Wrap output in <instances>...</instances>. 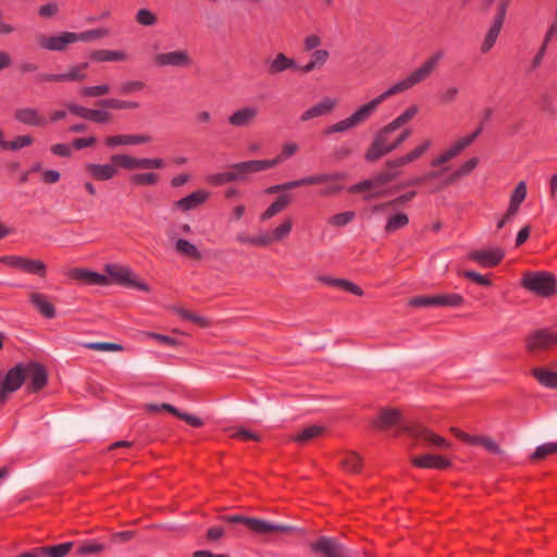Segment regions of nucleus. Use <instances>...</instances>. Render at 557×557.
I'll return each instance as SVG.
<instances>
[{
  "mask_svg": "<svg viewBox=\"0 0 557 557\" xmlns=\"http://www.w3.org/2000/svg\"><path fill=\"white\" fill-rule=\"evenodd\" d=\"M435 306L459 307L463 302V298L458 294L434 296Z\"/></svg>",
  "mask_w": 557,
  "mask_h": 557,
  "instance_id": "49",
  "label": "nucleus"
},
{
  "mask_svg": "<svg viewBox=\"0 0 557 557\" xmlns=\"http://www.w3.org/2000/svg\"><path fill=\"white\" fill-rule=\"evenodd\" d=\"M521 285L534 294L547 297L555 293L556 282L547 272H527Z\"/></svg>",
  "mask_w": 557,
  "mask_h": 557,
  "instance_id": "2",
  "label": "nucleus"
},
{
  "mask_svg": "<svg viewBox=\"0 0 557 557\" xmlns=\"http://www.w3.org/2000/svg\"><path fill=\"white\" fill-rule=\"evenodd\" d=\"M326 431L324 425H309L302 429L299 433L294 435L292 440L300 445L307 444L310 441L323 435Z\"/></svg>",
  "mask_w": 557,
  "mask_h": 557,
  "instance_id": "27",
  "label": "nucleus"
},
{
  "mask_svg": "<svg viewBox=\"0 0 557 557\" xmlns=\"http://www.w3.org/2000/svg\"><path fill=\"white\" fill-rule=\"evenodd\" d=\"M104 550V545L101 543H85L79 546L77 554L81 556L97 555Z\"/></svg>",
  "mask_w": 557,
  "mask_h": 557,
  "instance_id": "63",
  "label": "nucleus"
},
{
  "mask_svg": "<svg viewBox=\"0 0 557 557\" xmlns=\"http://www.w3.org/2000/svg\"><path fill=\"white\" fill-rule=\"evenodd\" d=\"M258 528V534H269V533H285L292 531V527L285 525V524H275L270 523L268 521L261 520L259 521V524H257Z\"/></svg>",
  "mask_w": 557,
  "mask_h": 557,
  "instance_id": "46",
  "label": "nucleus"
},
{
  "mask_svg": "<svg viewBox=\"0 0 557 557\" xmlns=\"http://www.w3.org/2000/svg\"><path fill=\"white\" fill-rule=\"evenodd\" d=\"M72 547L73 543L66 542L55 546H44L41 552L44 556L48 557H64L71 552Z\"/></svg>",
  "mask_w": 557,
  "mask_h": 557,
  "instance_id": "44",
  "label": "nucleus"
},
{
  "mask_svg": "<svg viewBox=\"0 0 557 557\" xmlns=\"http://www.w3.org/2000/svg\"><path fill=\"white\" fill-rule=\"evenodd\" d=\"M207 181H208V183H210L212 185L220 186V185L226 184L228 182H234L236 180H235L233 170L231 169L230 172L211 174L207 177Z\"/></svg>",
  "mask_w": 557,
  "mask_h": 557,
  "instance_id": "59",
  "label": "nucleus"
},
{
  "mask_svg": "<svg viewBox=\"0 0 557 557\" xmlns=\"http://www.w3.org/2000/svg\"><path fill=\"white\" fill-rule=\"evenodd\" d=\"M231 169L236 181L244 180L246 175L258 172L255 160L232 164Z\"/></svg>",
  "mask_w": 557,
  "mask_h": 557,
  "instance_id": "40",
  "label": "nucleus"
},
{
  "mask_svg": "<svg viewBox=\"0 0 557 557\" xmlns=\"http://www.w3.org/2000/svg\"><path fill=\"white\" fill-rule=\"evenodd\" d=\"M419 108L417 104L410 106L408 109H406L399 116H397L395 120H393L391 123L385 125L384 132H388L389 134L401 127L403 125L407 124L409 121H411L418 113Z\"/></svg>",
  "mask_w": 557,
  "mask_h": 557,
  "instance_id": "29",
  "label": "nucleus"
},
{
  "mask_svg": "<svg viewBox=\"0 0 557 557\" xmlns=\"http://www.w3.org/2000/svg\"><path fill=\"white\" fill-rule=\"evenodd\" d=\"M388 132H384V128H381L379 133L376 134L372 145L366 152V159L368 161H376L381 157L391 152V149L388 147Z\"/></svg>",
  "mask_w": 557,
  "mask_h": 557,
  "instance_id": "20",
  "label": "nucleus"
},
{
  "mask_svg": "<svg viewBox=\"0 0 557 557\" xmlns=\"http://www.w3.org/2000/svg\"><path fill=\"white\" fill-rule=\"evenodd\" d=\"M532 375L541 385L557 388V372L544 368H534L532 369Z\"/></svg>",
  "mask_w": 557,
  "mask_h": 557,
  "instance_id": "33",
  "label": "nucleus"
},
{
  "mask_svg": "<svg viewBox=\"0 0 557 557\" xmlns=\"http://www.w3.org/2000/svg\"><path fill=\"white\" fill-rule=\"evenodd\" d=\"M146 87L145 83L141 81H126L120 85V94L121 95H129L137 91L143 90Z\"/></svg>",
  "mask_w": 557,
  "mask_h": 557,
  "instance_id": "60",
  "label": "nucleus"
},
{
  "mask_svg": "<svg viewBox=\"0 0 557 557\" xmlns=\"http://www.w3.org/2000/svg\"><path fill=\"white\" fill-rule=\"evenodd\" d=\"M14 119L21 124L33 127H45L48 124V120L33 107H21L15 109Z\"/></svg>",
  "mask_w": 557,
  "mask_h": 557,
  "instance_id": "16",
  "label": "nucleus"
},
{
  "mask_svg": "<svg viewBox=\"0 0 557 557\" xmlns=\"http://www.w3.org/2000/svg\"><path fill=\"white\" fill-rule=\"evenodd\" d=\"M460 152L457 150V148L451 145L447 150H445L443 153H441L437 158H435L432 161L433 166H440L451 160L453 158L457 157Z\"/></svg>",
  "mask_w": 557,
  "mask_h": 557,
  "instance_id": "62",
  "label": "nucleus"
},
{
  "mask_svg": "<svg viewBox=\"0 0 557 557\" xmlns=\"http://www.w3.org/2000/svg\"><path fill=\"white\" fill-rule=\"evenodd\" d=\"M153 62L160 67H189L193 64V59L186 50H174L157 53L153 57Z\"/></svg>",
  "mask_w": 557,
  "mask_h": 557,
  "instance_id": "9",
  "label": "nucleus"
},
{
  "mask_svg": "<svg viewBox=\"0 0 557 557\" xmlns=\"http://www.w3.org/2000/svg\"><path fill=\"white\" fill-rule=\"evenodd\" d=\"M225 521L231 523H244L246 524L251 531L258 533L257 524H259L260 519L257 518H248L244 516H226L223 518Z\"/></svg>",
  "mask_w": 557,
  "mask_h": 557,
  "instance_id": "56",
  "label": "nucleus"
},
{
  "mask_svg": "<svg viewBox=\"0 0 557 557\" xmlns=\"http://www.w3.org/2000/svg\"><path fill=\"white\" fill-rule=\"evenodd\" d=\"M152 137L147 134H124V146H137L148 144Z\"/></svg>",
  "mask_w": 557,
  "mask_h": 557,
  "instance_id": "61",
  "label": "nucleus"
},
{
  "mask_svg": "<svg viewBox=\"0 0 557 557\" xmlns=\"http://www.w3.org/2000/svg\"><path fill=\"white\" fill-rule=\"evenodd\" d=\"M107 273L119 284L131 287V288H137L139 290L148 292L149 287L147 284L143 282H138L132 272L129 268L122 267L119 264H108L106 267Z\"/></svg>",
  "mask_w": 557,
  "mask_h": 557,
  "instance_id": "6",
  "label": "nucleus"
},
{
  "mask_svg": "<svg viewBox=\"0 0 557 557\" xmlns=\"http://www.w3.org/2000/svg\"><path fill=\"white\" fill-rule=\"evenodd\" d=\"M556 33H557V21L554 20V22L550 24V26L545 35L542 47L540 48L539 52L535 54V57L533 58V60L531 62L532 70H535L541 65V63L544 59L547 46Z\"/></svg>",
  "mask_w": 557,
  "mask_h": 557,
  "instance_id": "34",
  "label": "nucleus"
},
{
  "mask_svg": "<svg viewBox=\"0 0 557 557\" xmlns=\"http://www.w3.org/2000/svg\"><path fill=\"white\" fill-rule=\"evenodd\" d=\"M209 197V193L202 189L196 190L190 195L175 202V208L186 212L202 205Z\"/></svg>",
  "mask_w": 557,
  "mask_h": 557,
  "instance_id": "24",
  "label": "nucleus"
},
{
  "mask_svg": "<svg viewBox=\"0 0 557 557\" xmlns=\"http://www.w3.org/2000/svg\"><path fill=\"white\" fill-rule=\"evenodd\" d=\"M99 106L107 109L114 110H134L139 108V103L136 101L119 100L114 98H108L99 101Z\"/></svg>",
  "mask_w": 557,
  "mask_h": 557,
  "instance_id": "39",
  "label": "nucleus"
},
{
  "mask_svg": "<svg viewBox=\"0 0 557 557\" xmlns=\"http://www.w3.org/2000/svg\"><path fill=\"white\" fill-rule=\"evenodd\" d=\"M503 24L504 23H502V22L493 20V24L488 28V30H487V33H486V35L484 37V40H483V42L481 45V51L483 53L488 52L494 47V45H495L499 34H500Z\"/></svg>",
  "mask_w": 557,
  "mask_h": 557,
  "instance_id": "35",
  "label": "nucleus"
},
{
  "mask_svg": "<svg viewBox=\"0 0 557 557\" xmlns=\"http://www.w3.org/2000/svg\"><path fill=\"white\" fill-rule=\"evenodd\" d=\"M433 71H431L425 63L423 62L419 67H417L414 71H412L406 78L399 81L395 85H393L391 88H388L383 94L379 95L381 100L384 102L389 97L404 92L413 86L422 83L424 79H426L429 76H431Z\"/></svg>",
  "mask_w": 557,
  "mask_h": 557,
  "instance_id": "3",
  "label": "nucleus"
},
{
  "mask_svg": "<svg viewBox=\"0 0 557 557\" xmlns=\"http://www.w3.org/2000/svg\"><path fill=\"white\" fill-rule=\"evenodd\" d=\"M69 275L74 280L87 282L92 285L106 286L109 284L107 276L83 268H75L70 270Z\"/></svg>",
  "mask_w": 557,
  "mask_h": 557,
  "instance_id": "23",
  "label": "nucleus"
},
{
  "mask_svg": "<svg viewBox=\"0 0 557 557\" xmlns=\"http://www.w3.org/2000/svg\"><path fill=\"white\" fill-rule=\"evenodd\" d=\"M408 223H409L408 215L404 212H397L387 218L384 230L386 233L391 234V233H394V232L405 227Z\"/></svg>",
  "mask_w": 557,
  "mask_h": 557,
  "instance_id": "38",
  "label": "nucleus"
},
{
  "mask_svg": "<svg viewBox=\"0 0 557 557\" xmlns=\"http://www.w3.org/2000/svg\"><path fill=\"white\" fill-rule=\"evenodd\" d=\"M417 193L414 190L412 191H408L404 195H400L399 197L393 199V200H389V201H386V202H383V203H379V205H375L372 210L374 212H383V211H386L388 209H392L394 207H397V206H400L403 203H406L410 200H412L414 197H416Z\"/></svg>",
  "mask_w": 557,
  "mask_h": 557,
  "instance_id": "36",
  "label": "nucleus"
},
{
  "mask_svg": "<svg viewBox=\"0 0 557 557\" xmlns=\"http://www.w3.org/2000/svg\"><path fill=\"white\" fill-rule=\"evenodd\" d=\"M39 46L51 51H63L66 46L76 42L75 33L65 32L58 36H37Z\"/></svg>",
  "mask_w": 557,
  "mask_h": 557,
  "instance_id": "14",
  "label": "nucleus"
},
{
  "mask_svg": "<svg viewBox=\"0 0 557 557\" xmlns=\"http://www.w3.org/2000/svg\"><path fill=\"white\" fill-rule=\"evenodd\" d=\"M382 102L383 101L379 96L375 97L368 103H364L361 107H359L350 116L329 126L325 129V134L331 135L334 133H345L356 128L357 126L368 121Z\"/></svg>",
  "mask_w": 557,
  "mask_h": 557,
  "instance_id": "1",
  "label": "nucleus"
},
{
  "mask_svg": "<svg viewBox=\"0 0 557 557\" xmlns=\"http://www.w3.org/2000/svg\"><path fill=\"white\" fill-rule=\"evenodd\" d=\"M293 227V221L290 218H286L272 234H264L269 238V245L274 242H281L288 236Z\"/></svg>",
  "mask_w": 557,
  "mask_h": 557,
  "instance_id": "37",
  "label": "nucleus"
},
{
  "mask_svg": "<svg viewBox=\"0 0 557 557\" xmlns=\"http://www.w3.org/2000/svg\"><path fill=\"white\" fill-rule=\"evenodd\" d=\"M361 463V457L354 451L346 453L341 460V465L344 468V470L354 473L359 472Z\"/></svg>",
  "mask_w": 557,
  "mask_h": 557,
  "instance_id": "42",
  "label": "nucleus"
},
{
  "mask_svg": "<svg viewBox=\"0 0 557 557\" xmlns=\"http://www.w3.org/2000/svg\"><path fill=\"white\" fill-rule=\"evenodd\" d=\"M91 59L98 62H124L128 59L126 52L122 50H96L91 53Z\"/></svg>",
  "mask_w": 557,
  "mask_h": 557,
  "instance_id": "28",
  "label": "nucleus"
},
{
  "mask_svg": "<svg viewBox=\"0 0 557 557\" xmlns=\"http://www.w3.org/2000/svg\"><path fill=\"white\" fill-rule=\"evenodd\" d=\"M136 22L143 26H154L158 17L148 9H139L136 13Z\"/></svg>",
  "mask_w": 557,
  "mask_h": 557,
  "instance_id": "55",
  "label": "nucleus"
},
{
  "mask_svg": "<svg viewBox=\"0 0 557 557\" xmlns=\"http://www.w3.org/2000/svg\"><path fill=\"white\" fill-rule=\"evenodd\" d=\"M471 444L481 445L487 451L495 454V455L503 454V450L499 447V445L495 441H493L491 437H487V436H473V440H471Z\"/></svg>",
  "mask_w": 557,
  "mask_h": 557,
  "instance_id": "48",
  "label": "nucleus"
},
{
  "mask_svg": "<svg viewBox=\"0 0 557 557\" xmlns=\"http://www.w3.org/2000/svg\"><path fill=\"white\" fill-rule=\"evenodd\" d=\"M165 411L174 414L175 417L186 421L188 424L193 425V426H201L203 424L202 420L195 417V416H191V414H188V413H183L181 412L178 409H176L174 406L172 405H164L162 406Z\"/></svg>",
  "mask_w": 557,
  "mask_h": 557,
  "instance_id": "50",
  "label": "nucleus"
},
{
  "mask_svg": "<svg viewBox=\"0 0 557 557\" xmlns=\"http://www.w3.org/2000/svg\"><path fill=\"white\" fill-rule=\"evenodd\" d=\"M408 432H410L413 436L420 437L428 442L429 444L436 446L438 448H449L450 444L442 436L435 434L429 429L425 428H418L414 430L407 429Z\"/></svg>",
  "mask_w": 557,
  "mask_h": 557,
  "instance_id": "25",
  "label": "nucleus"
},
{
  "mask_svg": "<svg viewBox=\"0 0 557 557\" xmlns=\"http://www.w3.org/2000/svg\"><path fill=\"white\" fill-rule=\"evenodd\" d=\"M258 115L257 107L243 106L228 115L227 123L235 128H248L256 122Z\"/></svg>",
  "mask_w": 557,
  "mask_h": 557,
  "instance_id": "10",
  "label": "nucleus"
},
{
  "mask_svg": "<svg viewBox=\"0 0 557 557\" xmlns=\"http://www.w3.org/2000/svg\"><path fill=\"white\" fill-rule=\"evenodd\" d=\"M335 106H336V101L335 100L330 99V98H324L319 103H317L313 107H311L308 110H306L300 115V121L301 122H308L310 120H313V119L326 115V114H329L330 112H332L334 110Z\"/></svg>",
  "mask_w": 557,
  "mask_h": 557,
  "instance_id": "21",
  "label": "nucleus"
},
{
  "mask_svg": "<svg viewBox=\"0 0 557 557\" xmlns=\"http://www.w3.org/2000/svg\"><path fill=\"white\" fill-rule=\"evenodd\" d=\"M524 344L532 354L552 349L557 346V332L550 329L534 330L524 338Z\"/></svg>",
  "mask_w": 557,
  "mask_h": 557,
  "instance_id": "4",
  "label": "nucleus"
},
{
  "mask_svg": "<svg viewBox=\"0 0 557 557\" xmlns=\"http://www.w3.org/2000/svg\"><path fill=\"white\" fill-rule=\"evenodd\" d=\"M24 375L25 380H29V389L32 392H37L47 384V371L37 362L24 364Z\"/></svg>",
  "mask_w": 557,
  "mask_h": 557,
  "instance_id": "17",
  "label": "nucleus"
},
{
  "mask_svg": "<svg viewBox=\"0 0 557 557\" xmlns=\"http://www.w3.org/2000/svg\"><path fill=\"white\" fill-rule=\"evenodd\" d=\"M505 252L498 247L487 250H473L469 253V258L483 267L492 268L497 265L504 258Z\"/></svg>",
  "mask_w": 557,
  "mask_h": 557,
  "instance_id": "18",
  "label": "nucleus"
},
{
  "mask_svg": "<svg viewBox=\"0 0 557 557\" xmlns=\"http://www.w3.org/2000/svg\"><path fill=\"white\" fill-rule=\"evenodd\" d=\"M557 453V443H546L539 446L532 455V459H543L550 454Z\"/></svg>",
  "mask_w": 557,
  "mask_h": 557,
  "instance_id": "64",
  "label": "nucleus"
},
{
  "mask_svg": "<svg viewBox=\"0 0 557 557\" xmlns=\"http://www.w3.org/2000/svg\"><path fill=\"white\" fill-rule=\"evenodd\" d=\"M85 171L96 181H109L115 177L119 173L116 165L112 163H86Z\"/></svg>",
  "mask_w": 557,
  "mask_h": 557,
  "instance_id": "19",
  "label": "nucleus"
},
{
  "mask_svg": "<svg viewBox=\"0 0 557 557\" xmlns=\"http://www.w3.org/2000/svg\"><path fill=\"white\" fill-rule=\"evenodd\" d=\"M175 249L178 253L188 257L190 259L199 260L201 259V253L197 249V247L186 239H177L175 242Z\"/></svg>",
  "mask_w": 557,
  "mask_h": 557,
  "instance_id": "41",
  "label": "nucleus"
},
{
  "mask_svg": "<svg viewBox=\"0 0 557 557\" xmlns=\"http://www.w3.org/2000/svg\"><path fill=\"white\" fill-rule=\"evenodd\" d=\"M111 88L108 84L85 86L79 89V95L87 98H98L109 95Z\"/></svg>",
  "mask_w": 557,
  "mask_h": 557,
  "instance_id": "43",
  "label": "nucleus"
},
{
  "mask_svg": "<svg viewBox=\"0 0 557 557\" xmlns=\"http://www.w3.org/2000/svg\"><path fill=\"white\" fill-rule=\"evenodd\" d=\"M33 144V138L28 135L18 136L12 141H5L2 144L3 149L9 150H20L26 146H29Z\"/></svg>",
  "mask_w": 557,
  "mask_h": 557,
  "instance_id": "57",
  "label": "nucleus"
},
{
  "mask_svg": "<svg viewBox=\"0 0 557 557\" xmlns=\"http://www.w3.org/2000/svg\"><path fill=\"white\" fill-rule=\"evenodd\" d=\"M411 461L416 467L425 469H445L450 467V461L441 455L425 454L413 457Z\"/></svg>",
  "mask_w": 557,
  "mask_h": 557,
  "instance_id": "22",
  "label": "nucleus"
},
{
  "mask_svg": "<svg viewBox=\"0 0 557 557\" xmlns=\"http://www.w3.org/2000/svg\"><path fill=\"white\" fill-rule=\"evenodd\" d=\"M88 67V63H79L75 64L65 73L62 74H41L39 75V79L42 82H82L86 78V70Z\"/></svg>",
  "mask_w": 557,
  "mask_h": 557,
  "instance_id": "13",
  "label": "nucleus"
},
{
  "mask_svg": "<svg viewBox=\"0 0 557 557\" xmlns=\"http://www.w3.org/2000/svg\"><path fill=\"white\" fill-rule=\"evenodd\" d=\"M111 161L116 165V168L121 166L126 170L137 169V158L129 154H113L111 157Z\"/></svg>",
  "mask_w": 557,
  "mask_h": 557,
  "instance_id": "47",
  "label": "nucleus"
},
{
  "mask_svg": "<svg viewBox=\"0 0 557 557\" xmlns=\"http://www.w3.org/2000/svg\"><path fill=\"white\" fill-rule=\"evenodd\" d=\"M330 59V52L325 49H318L311 53V58L300 71L304 73H310L315 69L322 67Z\"/></svg>",
  "mask_w": 557,
  "mask_h": 557,
  "instance_id": "30",
  "label": "nucleus"
},
{
  "mask_svg": "<svg viewBox=\"0 0 557 557\" xmlns=\"http://www.w3.org/2000/svg\"><path fill=\"white\" fill-rule=\"evenodd\" d=\"M525 197H527V185L524 182H520L516 186V188L510 197L509 207H508L506 213L497 223L498 230L503 228L505 226V224L510 222L511 219L518 213L519 207H520L521 202L525 199Z\"/></svg>",
  "mask_w": 557,
  "mask_h": 557,
  "instance_id": "15",
  "label": "nucleus"
},
{
  "mask_svg": "<svg viewBox=\"0 0 557 557\" xmlns=\"http://www.w3.org/2000/svg\"><path fill=\"white\" fill-rule=\"evenodd\" d=\"M24 381V364H17L10 369L0 384V404H4L9 394L17 391Z\"/></svg>",
  "mask_w": 557,
  "mask_h": 557,
  "instance_id": "7",
  "label": "nucleus"
},
{
  "mask_svg": "<svg viewBox=\"0 0 557 557\" xmlns=\"http://www.w3.org/2000/svg\"><path fill=\"white\" fill-rule=\"evenodd\" d=\"M29 300L46 318L51 319L55 315L54 307L47 300L45 295L39 293H32L29 295Z\"/></svg>",
  "mask_w": 557,
  "mask_h": 557,
  "instance_id": "31",
  "label": "nucleus"
},
{
  "mask_svg": "<svg viewBox=\"0 0 557 557\" xmlns=\"http://www.w3.org/2000/svg\"><path fill=\"white\" fill-rule=\"evenodd\" d=\"M135 185H156L159 182V175L153 172L137 173L131 177Z\"/></svg>",
  "mask_w": 557,
  "mask_h": 557,
  "instance_id": "54",
  "label": "nucleus"
},
{
  "mask_svg": "<svg viewBox=\"0 0 557 557\" xmlns=\"http://www.w3.org/2000/svg\"><path fill=\"white\" fill-rule=\"evenodd\" d=\"M83 346L87 349L96 351H121L123 349V347L119 344L107 342L84 343Z\"/></svg>",
  "mask_w": 557,
  "mask_h": 557,
  "instance_id": "52",
  "label": "nucleus"
},
{
  "mask_svg": "<svg viewBox=\"0 0 557 557\" xmlns=\"http://www.w3.org/2000/svg\"><path fill=\"white\" fill-rule=\"evenodd\" d=\"M310 548L322 557H350L349 550L334 537L320 536L310 543Z\"/></svg>",
  "mask_w": 557,
  "mask_h": 557,
  "instance_id": "5",
  "label": "nucleus"
},
{
  "mask_svg": "<svg viewBox=\"0 0 557 557\" xmlns=\"http://www.w3.org/2000/svg\"><path fill=\"white\" fill-rule=\"evenodd\" d=\"M108 35V30L104 28L91 29L83 32L81 34L75 33L76 41H92L102 38Z\"/></svg>",
  "mask_w": 557,
  "mask_h": 557,
  "instance_id": "58",
  "label": "nucleus"
},
{
  "mask_svg": "<svg viewBox=\"0 0 557 557\" xmlns=\"http://www.w3.org/2000/svg\"><path fill=\"white\" fill-rule=\"evenodd\" d=\"M292 202V196L288 194L281 195L273 201L260 215L261 221H268L286 209Z\"/></svg>",
  "mask_w": 557,
  "mask_h": 557,
  "instance_id": "26",
  "label": "nucleus"
},
{
  "mask_svg": "<svg viewBox=\"0 0 557 557\" xmlns=\"http://www.w3.org/2000/svg\"><path fill=\"white\" fill-rule=\"evenodd\" d=\"M267 73L271 76H277L286 71L300 70L295 59L287 57L283 52H276L272 58L265 60Z\"/></svg>",
  "mask_w": 557,
  "mask_h": 557,
  "instance_id": "12",
  "label": "nucleus"
},
{
  "mask_svg": "<svg viewBox=\"0 0 557 557\" xmlns=\"http://www.w3.org/2000/svg\"><path fill=\"white\" fill-rule=\"evenodd\" d=\"M335 178H337V175H331V174L311 175V176H307V177H304L300 180L290 181V182H286L283 184L270 186L269 188L265 189V193L270 194V195L278 194L281 191H286V190L297 188L300 186H305V185H314V184L326 183V182H330Z\"/></svg>",
  "mask_w": 557,
  "mask_h": 557,
  "instance_id": "8",
  "label": "nucleus"
},
{
  "mask_svg": "<svg viewBox=\"0 0 557 557\" xmlns=\"http://www.w3.org/2000/svg\"><path fill=\"white\" fill-rule=\"evenodd\" d=\"M479 160L478 158H471L467 162H465L449 178L447 183H451L457 181L460 177H463L468 175L470 172H472L475 166L478 165Z\"/></svg>",
  "mask_w": 557,
  "mask_h": 557,
  "instance_id": "53",
  "label": "nucleus"
},
{
  "mask_svg": "<svg viewBox=\"0 0 557 557\" xmlns=\"http://www.w3.org/2000/svg\"><path fill=\"white\" fill-rule=\"evenodd\" d=\"M0 261L9 267L21 269L27 273L44 276L46 273V264L40 260L27 259L18 256H3Z\"/></svg>",
  "mask_w": 557,
  "mask_h": 557,
  "instance_id": "11",
  "label": "nucleus"
},
{
  "mask_svg": "<svg viewBox=\"0 0 557 557\" xmlns=\"http://www.w3.org/2000/svg\"><path fill=\"white\" fill-rule=\"evenodd\" d=\"M354 219H355L354 211H345V212H341V213H336V214L332 215L327 220V223L334 227H343V226H346L347 224H349Z\"/></svg>",
  "mask_w": 557,
  "mask_h": 557,
  "instance_id": "51",
  "label": "nucleus"
},
{
  "mask_svg": "<svg viewBox=\"0 0 557 557\" xmlns=\"http://www.w3.org/2000/svg\"><path fill=\"white\" fill-rule=\"evenodd\" d=\"M236 240L244 245H252V246H269V238L261 234L259 236H250L245 232H240L236 235Z\"/></svg>",
  "mask_w": 557,
  "mask_h": 557,
  "instance_id": "45",
  "label": "nucleus"
},
{
  "mask_svg": "<svg viewBox=\"0 0 557 557\" xmlns=\"http://www.w3.org/2000/svg\"><path fill=\"white\" fill-rule=\"evenodd\" d=\"M400 420V412L396 409H383L376 421L373 422L374 426L385 429L398 424Z\"/></svg>",
  "mask_w": 557,
  "mask_h": 557,
  "instance_id": "32",
  "label": "nucleus"
}]
</instances>
